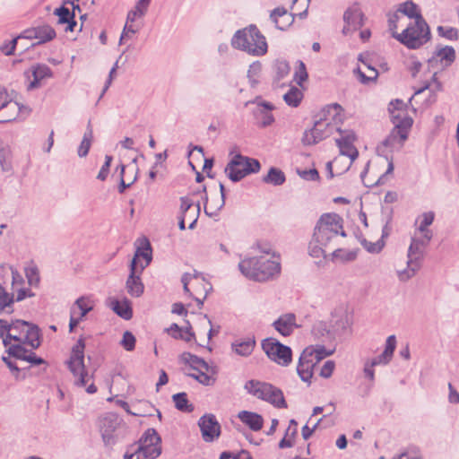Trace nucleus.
Returning a JSON list of instances; mask_svg holds the SVG:
<instances>
[{"label": "nucleus", "instance_id": "nucleus-2", "mask_svg": "<svg viewBox=\"0 0 459 459\" xmlns=\"http://www.w3.org/2000/svg\"><path fill=\"white\" fill-rule=\"evenodd\" d=\"M238 268L245 277L255 281H266L281 273L280 262L264 255L245 258L239 262Z\"/></svg>", "mask_w": 459, "mask_h": 459}, {"label": "nucleus", "instance_id": "nucleus-26", "mask_svg": "<svg viewBox=\"0 0 459 459\" xmlns=\"http://www.w3.org/2000/svg\"><path fill=\"white\" fill-rule=\"evenodd\" d=\"M429 242V241H427L423 237L420 239L413 238L408 249V260H411L418 264H421L420 263L423 257L424 248L428 246Z\"/></svg>", "mask_w": 459, "mask_h": 459}, {"label": "nucleus", "instance_id": "nucleus-28", "mask_svg": "<svg viewBox=\"0 0 459 459\" xmlns=\"http://www.w3.org/2000/svg\"><path fill=\"white\" fill-rule=\"evenodd\" d=\"M273 71H274V77H273V85L275 87H282L285 85V83H280L281 80L286 78L290 72V66L289 63L286 60L283 59H277L273 64Z\"/></svg>", "mask_w": 459, "mask_h": 459}, {"label": "nucleus", "instance_id": "nucleus-62", "mask_svg": "<svg viewBox=\"0 0 459 459\" xmlns=\"http://www.w3.org/2000/svg\"><path fill=\"white\" fill-rule=\"evenodd\" d=\"M26 276L30 285H37L39 282V275L37 268L26 270Z\"/></svg>", "mask_w": 459, "mask_h": 459}, {"label": "nucleus", "instance_id": "nucleus-14", "mask_svg": "<svg viewBox=\"0 0 459 459\" xmlns=\"http://www.w3.org/2000/svg\"><path fill=\"white\" fill-rule=\"evenodd\" d=\"M23 344V342L9 344L5 347L6 352L14 359L30 363V367L44 365L43 371H45L48 367L47 361L38 357L32 350L25 349Z\"/></svg>", "mask_w": 459, "mask_h": 459}, {"label": "nucleus", "instance_id": "nucleus-30", "mask_svg": "<svg viewBox=\"0 0 459 459\" xmlns=\"http://www.w3.org/2000/svg\"><path fill=\"white\" fill-rule=\"evenodd\" d=\"M132 261H135V266H137V270L143 272V270L152 262V248L150 244L148 243V246L144 250L138 248Z\"/></svg>", "mask_w": 459, "mask_h": 459}, {"label": "nucleus", "instance_id": "nucleus-9", "mask_svg": "<svg viewBox=\"0 0 459 459\" xmlns=\"http://www.w3.org/2000/svg\"><path fill=\"white\" fill-rule=\"evenodd\" d=\"M244 388L257 399L265 401L277 408H287L281 390L269 383L252 379L246 382Z\"/></svg>", "mask_w": 459, "mask_h": 459}, {"label": "nucleus", "instance_id": "nucleus-49", "mask_svg": "<svg viewBox=\"0 0 459 459\" xmlns=\"http://www.w3.org/2000/svg\"><path fill=\"white\" fill-rule=\"evenodd\" d=\"M181 359L182 361H184L185 363L186 364H189V366L194 369V370H198L199 369V366H200V363L202 361V358H199L197 357L196 355H194L190 352H184L182 355H181Z\"/></svg>", "mask_w": 459, "mask_h": 459}, {"label": "nucleus", "instance_id": "nucleus-60", "mask_svg": "<svg viewBox=\"0 0 459 459\" xmlns=\"http://www.w3.org/2000/svg\"><path fill=\"white\" fill-rule=\"evenodd\" d=\"M187 325L188 326H186L185 330L182 329L180 334L178 335L172 333V337H174L175 339H182L186 342H190L195 337V333L192 332L191 325L188 322Z\"/></svg>", "mask_w": 459, "mask_h": 459}, {"label": "nucleus", "instance_id": "nucleus-8", "mask_svg": "<svg viewBox=\"0 0 459 459\" xmlns=\"http://www.w3.org/2000/svg\"><path fill=\"white\" fill-rule=\"evenodd\" d=\"M393 37L410 49H416L426 44L431 37L430 30L423 17L420 22H411L401 32H394Z\"/></svg>", "mask_w": 459, "mask_h": 459}, {"label": "nucleus", "instance_id": "nucleus-4", "mask_svg": "<svg viewBox=\"0 0 459 459\" xmlns=\"http://www.w3.org/2000/svg\"><path fill=\"white\" fill-rule=\"evenodd\" d=\"M342 108L338 103H333L326 107L324 110L325 118L316 120L310 130L305 131L302 143L305 145L316 144L319 141L327 137L331 133V121L335 123L342 119Z\"/></svg>", "mask_w": 459, "mask_h": 459}, {"label": "nucleus", "instance_id": "nucleus-53", "mask_svg": "<svg viewBox=\"0 0 459 459\" xmlns=\"http://www.w3.org/2000/svg\"><path fill=\"white\" fill-rule=\"evenodd\" d=\"M13 303V295H9L5 290L0 285V311L10 307Z\"/></svg>", "mask_w": 459, "mask_h": 459}, {"label": "nucleus", "instance_id": "nucleus-12", "mask_svg": "<svg viewBox=\"0 0 459 459\" xmlns=\"http://www.w3.org/2000/svg\"><path fill=\"white\" fill-rule=\"evenodd\" d=\"M122 424L123 420L114 412H107L99 417L97 427L106 446H111L117 443Z\"/></svg>", "mask_w": 459, "mask_h": 459}, {"label": "nucleus", "instance_id": "nucleus-1", "mask_svg": "<svg viewBox=\"0 0 459 459\" xmlns=\"http://www.w3.org/2000/svg\"><path fill=\"white\" fill-rule=\"evenodd\" d=\"M342 222V218L336 213L321 215L308 245L310 256L314 258L326 257V249L332 248L336 244L339 236H346Z\"/></svg>", "mask_w": 459, "mask_h": 459}, {"label": "nucleus", "instance_id": "nucleus-55", "mask_svg": "<svg viewBox=\"0 0 459 459\" xmlns=\"http://www.w3.org/2000/svg\"><path fill=\"white\" fill-rule=\"evenodd\" d=\"M111 161H112V156L110 155H106L105 156V162L104 164L102 165L98 176H97V178L101 180V181H104L108 175V172H109V168H110V165H111Z\"/></svg>", "mask_w": 459, "mask_h": 459}, {"label": "nucleus", "instance_id": "nucleus-31", "mask_svg": "<svg viewBox=\"0 0 459 459\" xmlns=\"http://www.w3.org/2000/svg\"><path fill=\"white\" fill-rule=\"evenodd\" d=\"M54 13L58 16V23L68 24L66 30L73 31L74 30V27L76 26V22L74 21V13H71L68 8L61 6L56 8Z\"/></svg>", "mask_w": 459, "mask_h": 459}, {"label": "nucleus", "instance_id": "nucleus-52", "mask_svg": "<svg viewBox=\"0 0 459 459\" xmlns=\"http://www.w3.org/2000/svg\"><path fill=\"white\" fill-rule=\"evenodd\" d=\"M396 347V338L394 335H390L385 341V347L383 351V357H388L392 359L394 350Z\"/></svg>", "mask_w": 459, "mask_h": 459}, {"label": "nucleus", "instance_id": "nucleus-29", "mask_svg": "<svg viewBox=\"0 0 459 459\" xmlns=\"http://www.w3.org/2000/svg\"><path fill=\"white\" fill-rule=\"evenodd\" d=\"M255 345V340L254 337H247L245 339H239L232 343V349L235 352L240 356H248L252 353Z\"/></svg>", "mask_w": 459, "mask_h": 459}, {"label": "nucleus", "instance_id": "nucleus-21", "mask_svg": "<svg viewBox=\"0 0 459 459\" xmlns=\"http://www.w3.org/2000/svg\"><path fill=\"white\" fill-rule=\"evenodd\" d=\"M23 111L29 114L30 109L26 106L20 105L16 101L8 100V101L4 102L3 108L0 109V123L12 122Z\"/></svg>", "mask_w": 459, "mask_h": 459}, {"label": "nucleus", "instance_id": "nucleus-15", "mask_svg": "<svg viewBox=\"0 0 459 459\" xmlns=\"http://www.w3.org/2000/svg\"><path fill=\"white\" fill-rule=\"evenodd\" d=\"M202 437L205 442H212L221 434V425L213 414H204L198 420Z\"/></svg>", "mask_w": 459, "mask_h": 459}, {"label": "nucleus", "instance_id": "nucleus-35", "mask_svg": "<svg viewBox=\"0 0 459 459\" xmlns=\"http://www.w3.org/2000/svg\"><path fill=\"white\" fill-rule=\"evenodd\" d=\"M220 192H221V198L218 200L215 204H211L209 206L204 207V212L209 217L217 216L219 214V212L224 207L225 205V187L222 183H220Z\"/></svg>", "mask_w": 459, "mask_h": 459}, {"label": "nucleus", "instance_id": "nucleus-63", "mask_svg": "<svg viewBox=\"0 0 459 459\" xmlns=\"http://www.w3.org/2000/svg\"><path fill=\"white\" fill-rule=\"evenodd\" d=\"M2 360L6 364L8 368L11 370L12 373L16 374V376L20 373V368L17 367L15 361L13 360V358L9 355L3 356Z\"/></svg>", "mask_w": 459, "mask_h": 459}, {"label": "nucleus", "instance_id": "nucleus-47", "mask_svg": "<svg viewBox=\"0 0 459 459\" xmlns=\"http://www.w3.org/2000/svg\"><path fill=\"white\" fill-rule=\"evenodd\" d=\"M113 310L122 318L128 320L132 317V309L126 304H121L118 300L113 302Z\"/></svg>", "mask_w": 459, "mask_h": 459}, {"label": "nucleus", "instance_id": "nucleus-61", "mask_svg": "<svg viewBox=\"0 0 459 459\" xmlns=\"http://www.w3.org/2000/svg\"><path fill=\"white\" fill-rule=\"evenodd\" d=\"M299 175L306 180L316 181L319 179V173L316 169L299 171Z\"/></svg>", "mask_w": 459, "mask_h": 459}, {"label": "nucleus", "instance_id": "nucleus-25", "mask_svg": "<svg viewBox=\"0 0 459 459\" xmlns=\"http://www.w3.org/2000/svg\"><path fill=\"white\" fill-rule=\"evenodd\" d=\"M31 74L33 80L29 83L27 89L29 91L39 88L42 80L52 77L51 69L44 64H38L31 67Z\"/></svg>", "mask_w": 459, "mask_h": 459}, {"label": "nucleus", "instance_id": "nucleus-64", "mask_svg": "<svg viewBox=\"0 0 459 459\" xmlns=\"http://www.w3.org/2000/svg\"><path fill=\"white\" fill-rule=\"evenodd\" d=\"M220 459H251L247 453H241L238 455H233L229 452H223L220 455Z\"/></svg>", "mask_w": 459, "mask_h": 459}, {"label": "nucleus", "instance_id": "nucleus-10", "mask_svg": "<svg viewBox=\"0 0 459 459\" xmlns=\"http://www.w3.org/2000/svg\"><path fill=\"white\" fill-rule=\"evenodd\" d=\"M84 349L85 342L83 338L81 337L73 346L70 358L66 362L69 370L75 378L74 384L79 387L85 386L89 379L92 377V375H89L84 365Z\"/></svg>", "mask_w": 459, "mask_h": 459}, {"label": "nucleus", "instance_id": "nucleus-50", "mask_svg": "<svg viewBox=\"0 0 459 459\" xmlns=\"http://www.w3.org/2000/svg\"><path fill=\"white\" fill-rule=\"evenodd\" d=\"M438 35L449 40H456L458 39V30L453 27H437Z\"/></svg>", "mask_w": 459, "mask_h": 459}, {"label": "nucleus", "instance_id": "nucleus-39", "mask_svg": "<svg viewBox=\"0 0 459 459\" xmlns=\"http://www.w3.org/2000/svg\"><path fill=\"white\" fill-rule=\"evenodd\" d=\"M421 264H418L411 260H407V268L397 271L399 281L403 282L409 281L416 274Z\"/></svg>", "mask_w": 459, "mask_h": 459}, {"label": "nucleus", "instance_id": "nucleus-45", "mask_svg": "<svg viewBox=\"0 0 459 459\" xmlns=\"http://www.w3.org/2000/svg\"><path fill=\"white\" fill-rule=\"evenodd\" d=\"M139 442L140 445L160 446L161 438L154 429H148Z\"/></svg>", "mask_w": 459, "mask_h": 459}, {"label": "nucleus", "instance_id": "nucleus-56", "mask_svg": "<svg viewBox=\"0 0 459 459\" xmlns=\"http://www.w3.org/2000/svg\"><path fill=\"white\" fill-rule=\"evenodd\" d=\"M368 75H366L364 73H362L360 70H359L360 82L362 83H367L368 82H372V81L376 80L378 75V72L375 68H373L369 65L368 66Z\"/></svg>", "mask_w": 459, "mask_h": 459}, {"label": "nucleus", "instance_id": "nucleus-3", "mask_svg": "<svg viewBox=\"0 0 459 459\" xmlns=\"http://www.w3.org/2000/svg\"><path fill=\"white\" fill-rule=\"evenodd\" d=\"M403 102L399 100L392 101L389 105L391 120L394 127L390 134L384 140L383 144L385 147L395 148L402 147L408 138L409 131L412 126L413 120L403 109Z\"/></svg>", "mask_w": 459, "mask_h": 459}, {"label": "nucleus", "instance_id": "nucleus-27", "mask_svg": "<svg viewBox=\"0 0 459 459\" xmlns=\"http://www.w3.org/2000/svg\"><path fill=\"white\" fill-rule=\"evenodd\" d=\"M238 418L253 431H258L263 428L264 420L258 413L241 411L238 412Z\"/></svg>", "mask_w": 459, "mask_h": 459}, {"label": "nucleus", "instance_id": "nucleus-44", "mask_svg": "<svg viewBox=\"0 0 459 459\" xmlns=\"http://www.w3.org/2000/svg\"><path fill=\"white\" fill-rule=\"evenodd\" d=\"M151 0H139L134 10L127 13V22H134L138 16H143L150 4Z\"/></svg>", "mask_w": 459, "mask_h": 459}, {"label": "nucleus", "instance_id": "nucleus-22", "mask_svg": "<svg viewBox=\"0 0 459 459\" xmlns=\"http://www.w3.org/2000/svg\"><path fill=\"white\" fill-rule=\"evenodd\" d=\"M294 14L284 7H277L271 12L270 19L278 30H287L294 22Z\"/></svg>", "mask_w": 459, "mask_h": 459}, {"label": "nucleus", "instance_id": "nucleus-11", "mask_svg": "<svg viewBox=\"0 0 459 459\" xmlns=\"http://www.w3.org/2000/svg\"><path fill=\"white\" fill-rule=\"evenodd\" d=\"M260 168L257 160L238 153L226 165L224 172L232 182H238L247 175L258 172Z\"/></svg>", "mask_w": 459, "mask_h": 459}, {"label": "nucleus", "instance_id": "nucleus-42", "mask_svg": "<svg viewBox=\"0 0 459 459\" xmlns=\"http://www.w3.org/2000/svg\"><path fill=\"white\" fill-rule=\"evenodd\" d=\"M303 98V94L297 87H291L284 95V101L290 107H298Z\"/></svg>", "mask_w": 459, "mask_h": 459}, {"label": "nucleus", "instance_id": "nucleus-57", "mask_svg": "<svg viewBox=\"0 0 459 459\" xmlns=\"http://www.w3.org/2000/svg\"><path fill=\"white\" fill-rule=\"evenodd\" d=\"M335 368V363L333 360H327L325 362L320 369L319 375L324 378H329Z\"/></svg>", "mask_w": 459, "mask_h": 459}, {"label": "nucleus", "instance_id": "nucleus-5", "mask_svg": "<svg viewBox=\"0 0 459 459\" xmlns=\"http://www.w3.org/2000/svg\"><path fill=\"white\" fill-rule=\"evenodd\" d=\"M231 45L255 56H264L267 52L265 38L255 25L238 30L231 39Z\"/></svg>", "mask_w": 459, "mask_h": 459}, {"label": "nucleus", "instance_id": "nucleus-18", "mask_svg": "<svg viewBox=\"0 0 459 459\" xmlns=\"http://www.w3.org/2000/svg\"><path fill=\"white\" fill-rule=\"evenodd\" d=\"M363 20L364 15L359 6L353 5L348 8L343 14L345 25L342 29V33L348 35L359 30L363 26Z\"/></svg>", "mask_w": 459, "mask_h": 459}, {"label": "nucleus", "instance_id": "nucleus-58", "mask_svg": "<svg viewBox=\"0 0 459 459\" xmlns=\"http://www.w3.org/2000/svg\"><path fill=\"white\" fill-rule=\"evenodd\" d=\"M180 202L181 215L186 217L187 213H189L193 208H195V206L193 205V203L188 197H181Z\"/></svg>", "mask_w": 459, "mask_h": 459}, {"label": "nucleus", "instance_id": "nucleus-13", "mask_svg": "<svg viewBox=\"0 0 459 459\" xmlns=\"http://www.w3.org/2000/svg\"><path fill=\"white\" fill-rule=\"evenodd\" d=\"M262 348L271 360L281 366L287 367L292 360L291 349L274 338L264 339Z\"/></svg>", "mask_w": 459, "mask_h": 459}, {"label": "nucleus", "instance_id": "nucleus-36", "mask_svg": "<svg viewBox=\"0 0 459 459\" xmlns=\"http://www.w3.org/2000/svg\"><path fill=\"white\" fill-rule=\"evenodd\" d=\"M94 307V301L91 297L82 296L75 300L71 308L81 312L82 316H85Z\"/></svg>", "mask_w": 459, "mask_h": 459}, {"label": "nucleus", "instance_id": "nucleus-37", "mask_svg": "<svg viewBox=\"0 0 459 459\" xmlns=\"http://www.w3.org/2000/svg\"><path fill=\"white\" fill-rule=\"evenodd\" d=\"M286 180L284 173L277 168L272 167L267 175L263 178V181L266 184L273 186H281Z\"/></svg>", "mask_w": 459, "mask_h": 459}, {"label": "nucleus", "instance_id": "nucleus-19", "mask_svg": "<svg viewBox=\"0 0 459 459\" xmlns=\"http://www.w3.org/2000/svg\"><path fill=\"white\" fill-rule=\"evenodd\" d=\"M341 137L336 139L335 142L341 155L349 157L351 159V164L359 155L357 149L353 145L355 134L352 131H344L341 132Z\"/></svg>", "mask_w": 459, "mask_h": 459}, {"label": "nucleus", "instance_id": "nucleus-54", "mask_svg": "<svg viewBox=\"0 0 459 459\" xmlns=\"http://www.w3.org/2000/svg\"><path fill=\"white\" fill-rule=\"evenodd\" d=\"M137 31L138 29L133 25V22H126L119 39V44H122L125 39H131Z\"/></svg>", "mask_w": 459, "mask_h": 459}, {"label": "nucleus", "instance_id": "nucleus-46", "mask_svg": "<svg viewBox=\"0 0 459 459\" xmlns=\"http://www.w3.org/2000/svg\"><path fill=\"white\" fill-rule=\"evenodd\" d=\"M311 333L315 338L320 340L327 336L330 331L326 322L318 321L313 325Z\"/></svg>", "mask_w": 459, "mask_h": 459}, {"label": "nucleus", "instance_id": "nucleus-43", "mask_svg": "<svg viewBox=\"0 0 459 459\" xmlns=\"http://www.w3.org/2000/svg\"><path fill=\"white\" fill-rule=\"evenodd\" d=\"M399 10L409 18L414 19L413 22H420V17H422L419 6L411 1L404 3Z\"/></svg>", "mask_w": 459, "mask_h": 459}, {"label": "nucleus", "instance_id": "nucleus-48", "mask_svg": "<svg viewBox=\"0 0 459 459\" xmlns=\"http://www.w3.org/2000/svg\"><path fill=\"white\" fill-rule=\"evenodd\" d=\"M136 339L134 335L129 332L126 331L123 334V338L120 342L121 345L127 351H132L135 348Z\"/></svg>", "mask_w": 459, "mask_h": 459}, {"label": "nucleus", "instance_id": "nucleus-24", "mask_svg": "<svg viewBox=\"0 0 459 459\" xmlns=\"http://www.w3.org/2000/svg\"><path fill=\"white\" fill-rule=\"evenodd\" d=\"M274 329L282 336L290 335L294 329L298 327L296 324V316L294 314L289 313L281 316L273 324Z\"/></svg>", "mask_w": 459, "mask_h": 459}, {"label": "nucleus", "instance_id": "nucleus-59", "mask_svg": "<svg viewBox=\"0 0 459 459\" xmlns=\"http://www.w3.org/2000/svg\"><path fill=\"white\" fill-rule=\"evenodd\" d=\"M213 376L214 375H211L200 370V372H198V377H196V381L204 385H212L215 382Z\"/></svg>", "mask_w": 459, "mask_h": 459}, {"label": "nucleus", "instance_id": "nucleus-33", "mask_svg": "<svg viewBox=\"0 0 459 459\" xmlns=\"http://www.w3.org/2000/svg\"><path fill=\"white\" fill-rule=\"evenodd\" d=\"M93 139V131L91 125V122L88 123L86 131L83 134L82 140L78 147V156L82 158L86 157L89 153L90 148L91 146V142Z\"/></svg>", "mask_w": 459, "mask_h": 459}, {"label": "nucleus", "instance_id": "nucleus-16", "mask_svg": "<svg viewBox=\"0 0 459 459\" xmlns=\"http://www.w3.org/2000/svg\"><path fill=\"white\" fill-rule=\"evenodd\" d=\"M250 103L257 104L253 113L255 117L259 121L260 126L266 127L272 125L274 121L273 116L271 111L273 109V105L267 101H263L261 97H256L254 100L245 102V107H247Z\"/></svg>", "mask_w": 459, "mask_h": 459}, {"label": "nucleus", "instance_id": "nucleus-51", "mask_svg": "<svg viewBox=\"0 0 459 459\" xmlns=\"http://www.w3.org/2000/svg\"><path fill=\"white\" fill-rule=\"evenodd\" d=\"M307 78L306 65L302 61H298V67L294 74V80L299 85H301Z\"/></svg>", "mask_w": 459, "mask_h": 459}, {"label": "nucleus", "instance_id": "nucleus-40", "mask_svg": "<svg viewBox=\"0 0 459 459\" xmlns=\"http://www.w3.org/2000/svg\"><path fill=\"white\" fill-rule=\"evenodd\" d=\"M136 454H142L143 459H155L161 454V446L139 445Z\"/></svg>", "mask_w": 459, "mask_h": 459}, {"label": "nucleus", "instance_id": "nucleus-6", "mask_svg": "<svg viewBox=\"0 0 459 459\" xmlns=\"http://www.w3.org/2000/svg\"><path fill=\"white\" fill-rule=\"evenodd\" d=\"M39 328L33 324L23 320H13L9 323L8 335L4 338V346L7 347L11 341L15 343L23 342L30 345L32 349H37L40 345Z\"/></svg>", "mask_w": 459, "mask_h": 459}, {"label": "nucleus", "instance_id": "nucleus-34", "mask_svg": "<svg viewBox=\"0 0 459 459\" xmlns=\"http://www.w3.org/2000/svg\"><path fill=\"white\" fill-rule=\"evenodd\" d=\"M0 166L3 172H11L12 166V150L9 145L0 143Z\"/></svg>", "mask_w": 459, "mask_h": 459}, {"label": "nucleus", "instance_id": "nucleus-7", "mask_svg": "<svg viewBox=\"0 0 459 459\" xmlns=\"http://www.w3.org/2000/svg\"><path fill=\"white\" fill-rule=\"evenodd\" d=\"M333 351H327L324 345L307 347L299 356L297 373L303 382L311 383L315 367Z\"/></svg>", "mask_w": 459, "mask_h": 459}, {"label": "nucleus", "instance_id": "nucleus-32", "mask_svg": "<svg viewBox=\"0 0 459 459\" xmlns=\"http://www.w3.org/2000/svg\"><path fill=\"white\" fill-rule=\"evenodd\" d=\"M435 213L433 212H424L420 216L421 220L419 226V231L422 233L423 238H426L427 241H430L433 237L432 231L429 230L428 227L433 223Z\"/></svg>", "mask_w": 459, "mask_h": 459}, {"label": "nucleus", "instance_id": "nucleus-23", "mask_svg": "<svg viewBox=\"0 0 459 459\" xmlns=\"http://www.w3.org/2000/svg\"><path fill=\"white\" fill-rule=\"evenodd\" d=\"M455 60V50L453 47L446 46L436 50L435 56L429 59V65L433 66L440 61L443 67L450 66Z\"/></svg>", "mask_w": 459, "mask_h": 459}, {"label": "nucleus", "instance_id": "nucleus-38", "mask_svg": "<svg viewBox=\"0 0 459 459\" xmlns=\"http://www.w3.org/2000/svg\"><path fill=\"white\" fill-rule=\"evenodd\" d=\"M172 400L178 411L183 412H192L194 411V405L189 403L186 393L182 392L173 394Z\"/></svg>", "mask_w": 459, "mask_h": 459}, {"label": "nucleus", "instance_id": "nucleus-17", "mask_svg": "<svg viewBox=\"0 0 459 459\" xmlns=\"http://www.w3.org/2000/svg\"><path fill=\"white\" fill-rule=\"evenodd\" d=\"M142 273L143 272L137 270L135 261H131L130 273L126 281V289L127 293L132 297L138 298L142 296L144 291V285L141 279Z\"/></svg>", "mask_w": 459, "mask_h": 459}, {"label": "nucleus", "instance_id": "nucleus-41", "mask_svg": "<svg viewBox=\"0 0 459 459\" xmlns=\"http://www.w3.org/2000/svg\"><path fill=\"white\" fill-rule=\"evenodd\" d=\"M262 71V64L259 61L253 62L247 70V78L252 88L259 83V77Z\"/></svg>", "mask_w": 459, "mask_h": 459}, {"label": "nucleus", "instance_id": "nucleus-20", "mask_svg": "<svg viewBox=\"0 0 459 459\" xmlns=\"http://www.w3.org/2000/svg\"><path fill=\"white\" fill-rule=\"evenodd\" d=\"M22 37L26 39H38V44H41L52 40L56 37V31L51 26L43 25L25 30Z\"/></svg>", "mask_w": 459, "mask_h": 459}]
</instances>
